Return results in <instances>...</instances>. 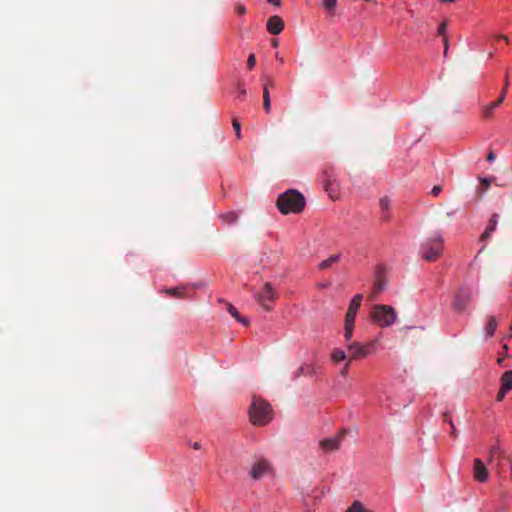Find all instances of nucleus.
I'll list each match as a JSON object with an SVG mask.
<instances>
[{"label": "nucleus", "mask_w": 512, "mask_h": 512, "mask_svg": "<svg viewBox=\"0 0 512 512\" xmlns=\"http://www.w3.org/2000/svg\"><path fill=\"white\" fill-rule=\"evenodd\" d=\"M304 196L296 190H288L277 199V207L283 214L299 213L305 207Z\"/></svg>", "instance_id": "f257e3e1"}, {"label": "nucleus", "mask_w": 512, "mask_h": 512, "mask_svg": "<svg viewBox=\"0 0 512 512\" xmlns=\"http://www.w3.org/2000/svg\"><path fill=\"white\" fill-rule=\"evenodd\" d=\"M250 421L254 425L263 426L273 418V411L269 403L260 397L254 396L249 410Z\"/></svg>", "instance_id": "f03ea898"}, {"label": "nucleus", "mask_w": 512, "mask_h": 512, "mask_svg": "<svg viewBox=\"0 0 512 512\" xmlns=\"http://www.w3.org/2000/svg\"><path fill=\"white\" fill-rule=\"evenodd\" d=\"M444 240L440 233H435L431 238L426 239L420 247V255L426 261H433L440 257L443 252Z\"/></svg>", "instance_id": "7ed1b4c3"}, {"label": "nucleus", "mask_w": 512, "mask_h": 512, "mask_svg": "<svg viewBox=\"0 0 512 512\" xmlns=\"http://www.w3.org/2000/svg\"><path fill=\"white\" fill-rule=\"evenodd\" d=\"M371 317L373 322L382 328L390 327L397 321V313L389 305H374Z\"/></svg>", "instance_id": "20e7f679"}, {"label": "nucleus", "mask_w": 512, "mask_h": 512, "mask_svg": "<svg viewBox=\"0 0 512 512\" xmlns=\"http://www.w3.org/2000/svg\"><path fill=\"white\" fill-rule=\"evenodd\" d=\"M254 298L263 309L269 311L277 298V292L271 283L265 282L254 292Z\"/></svg>", "instance_id": "39448f33"}, {"label": "nucleus", "mask_w": 512, "mask_h": 512, "mask_svg": "<svg viewBox=\"0 0 512 512\" xmlns=\"http://www.w3.org/2000/svg\"><path fill=\"white\" fill-rule=\"evenodd\" d=\"M347 349L350 353V360L366 358L374 353L372 344H364L361 342H349Z\"/></svg>", "instance_id": "423d86ee"}, {"label": "nucleus", "mask_w": 512, "mask_h": 512, "mask_svg": "<svg viewBox=\"0 0 512 512\" xmlns=\"http://www.w3.org/2000/svg\"><path fill=\"white\" fill-rule=\"evenodd\" d=\"M501 386L496 396V400L501 402L505 398L506 394L512 390V371H505L500 379Z\"/></svg>", "instance_id": "0eeeda50"}, {"label": "nucleus", "mask_w": 512, "mask_h": 512, "mask_svg": "<svg viewBox=\"0 0 512 512\" xmlns=\"http://www.w3.org/2000/svg\"><path fill=\"white\" fill-rule=\"evenodd\" d=\"M474 478L481 483L487 482L489 479V471L481 459L476 458L473 462Z\"/></svg>", "instance_id": "6e6552de"}, {"label": "nucleus", "mask_w": 512, "mask_h": 512, "mask_svg": "<svg viewBox=\"0 0 512 512\" xmlns=\"http://www.w3.org/2000/svg\"><path fill=\"white\" fill-rule=\"evenodd\" d=\"M355 313L346 312L344 318V339L346 342H350L353 337L354 326H355Z\"/></svg>", "instance_id": "1a4fd4ad"}, {"label": "nucleus", "mask_w": 512, "mask_h": 512, "mask_svg": "<svg viewBox=\"0 0 512 512\" xmlns=\"http://www.w3.org/2000/svg\"><path fill=\"white\" fill-rule=\"evenodd\" d=\"M270 470V464L265 460H260L252 466L250 474L254 479H259L269 473Z\"/></svg>", "instance_id": "9d476101"}, {"label": "nucleus", "mask_w": 512, "mask_h": 512, "mask_svg": "<svg viewBox=\"0 0 512 512\" xmlns=\"http://www.w3.org/2000/svg\"><path fill=\"white\" fill-rule=\"evenodd\" d=\"M267 30L273 34V35H278L280 34L283 29H284V22L283 20L275 15V16H271L268 21H267Z\"/></svg>", "instance_id": "9b49d317"}, {"label": "nucleus", "mask_w": 512, "mask_h": 512, "mask_svg": "<svg viewBox=\"0 0 512 512\" xmlns=\"http://www.w3.org/2000/svg\"><path fill=\"white\" fill-rule=\"evenodd\" d=\"M321 449L325 452H331L339 449L340 447V438L339 437H331L319 442Z\"/></svg>", "instance_id": "f8f14e48"}, {"label": "nucleus", "mask_w": 512, "mask_h": 512, "mask_svg": "<svg viewBox=\"0 0 512 512\" xmlns=\"http://www.w3.org/2000/svg\"><path fill=\"white\" fill-rule=\"evenodd\" d=\"M498 219H499L498 214L495 213L492 215L489 225L486 227L485 231L482 234L483 238L490 237L492 235V233L496 230L497 224H498Z\"/></svg>", "instance_id": "ddd939ff"}, {"label": "nucleus", "mask_w": 512, "mask_h": 512, "mask_svg": "<svg viewBox=\"0 0 512 512\" xmlns=\"http://www.w3.org/2000/svg\"><path fill=\"white\" fill-rule=\"evenodd\" d=\"M497 326H498L497 319L494 316H490L485 325V328H484L486 338L493 336V334L496 331Z\"/></svg>", "instance_id": "4468645a"}, {"label": "nucleus", "mask_w": 512, "mask_h": 512, "mask_svg": "<svg viewBox=\"0 0 512 512\" xmlns=\"http://www.w3.org/2000/svg\"><path fill=\"white\" fill-rule=\"evenodd\" d=\"M362 295L361 294H357L355 295L350 303H349V306H348V309H347V312H350V313H355L357 314L360 306H361V302H362Z\"/></svg>", "instance_id": "2eb2a0df"}, {"label": "nucleus", "mask_w": 512, "mask_h": 512, "mask_svg": "<svg viewBox=\"0 0 512 512\" xmlns=\"http://www.w3.org/2000/svg\"><path fill=\"white\" fill-rule=\"evenodd\" d=\"M347 357L348 356H347L345 350H343L341 348H336L331 353V359L335 363H339V362L345 361L347 359Z\"/></svg>", "instance_id": "dca6fc26"}, {"label": "nucleus", "mask_w": 512, "mask_h": 512, "mask_svg": "<svg viewBox=\"0 0 512 512\" xmlns=\"http://www.w3.org/2000/svg\"><path fill=\"white\" fill-rule=\"evenodd\" d=\"M321 5L329 15L333 16L335 14L337 0H321Z\"/></svg>", "instance_id": "f3484780"}, {"label": "nucleus", "mask_w": 512, "mask_h": 512, "mask_svg": "<svg viewBox=\"0 0 512 512\" xmlns=\"http://www.w3.org/2000/svg\"><path fill=\"white\" fill-rule=\"evenodd\" d=\"M346 512H373L368 509L362 502L354 501Z\"/></svg>", "instance_id": "a211bd4d"}, {"label": "nucleus", "mask_w": 512, "mask_h": 512, "mask_svg": "<svg viewBox=\"0 0 512 512\" xmlns=\"http://www.w3.org/2000/svg\"><path fill=\"white\" fill-rule=\"evenodd\" d=\"M228 312L232 317H234L237 321L241 322L242 324L247 325L249 323L247 319L240 316L238 310L234 306L229 305Z\"/></svg>", "instance_id": "6ab92c4d"}, {"label": "nucleus", "mask_w": 512, "mask_h": 512, "mask_svg": "<svg viewBox=\"0 0 512 512\" xmlns=\"http://www.w3.org/2000/svg\"><path fill=\"white\" fill-rule=\"evenodd\" d=\"M498 106H499V103L497 101L484 105L482 108L483 114L487 117L491 116L493 113V110Z\"/></svg>", "instance_id": "aec40b11"}, {"label": "nucleus", "mask_w": 512, "mask_h": 512, "mask_svg": "<svg viewBox=\"0 0 512 512\" xmlns=\"http://www.w3.org/2000/svg\"><path fill=\"white\" fill-rule=\"evenodd\" d=\"M379 204L383 211H389L391 208V199L388 196H383L380 198Z\"/></svg>", "instance_id": "412c9836"}, {"label": "nucleus", "mask_w": 512, "mask_h": 512, "mask_svg": "<svg viewBox=\"0 0 512 512\" xmlns=\"http://www.w3.org/2000/svg\"><path fill=\"white\" fill-rule=\"evenodd\" d=\"M165 292L171 296L180 297L182 294V289L176 287V288L167 289V290H165Z\"/></svg>", "instance_id": "4be33fe9"}, {"label": "nucleus", "mask_w": 512, "mask_h": 512, "mask_svg": "<svg viewBox=\"0 0 512 512\" xmlns=\"http://www.w3.org/2000/svg\"><path fill=\"white\" fill-rule=\"evenodd\" d=\"M233 128L235 130L236 137L238 139H240L241 138V125H240V122L237 119H235L233 121Z\"/></svg>", "instance_id": "5701e85b"}, {"label": "nucleus", "mask_w": 512, "mask_h": 512, "mask_svg": "<svg viewBox=\"0 0 512 512\" xmlns=\"http://www.w3.org/2000/svg\"><path fill=\"white\" fill-rule=\"evenodd\" d=\"M256 64V58L254 54H250L247 59V66L249 69H252Z\"/></svg>", "instance_id": "b1692460"}, {"label": "nucleus", "mask_w": 512, "mask_h": 512, "mask_svg": "<svg viewBox=\"0 0 512 512\" xmlns=\"http://www.w3.org/2000/svg\"><path fill=\"white\" fill-rule=\"evenodd\" d=\"M263 106L266 113H270L271 111V99H264Z\"/></svg>", "instance_id": "393cba45"}, {"label": "nucleus", "mask_w": 512, "mask_h": 512, "mask_svg": "<svg viewBox=\"0 0 512 512\" xmlns=\"http://www.w3.org/2000/svg\"><path fill=\"white\" fill-rule=\"evenodd\" d=\"M235 9L239 15H243L246 12V8L242 4H238Z\"/></svg>", "instance_id": "a878e982"}, {"label": "nucleus", "mask_w": 512, "mask_h": 512, "mask_svg": "<svg viewBox=\"0 0 512 512\" xmlns=\"http://www.w3.org/2000/svg\"><path fill=\"white\" fill-rule=\"evenodd\" d=\"M442 188L440 186H434L431 190V194L433 196H438L441 192Z\"/></svg>", "instance_id": "bb28decb"}, {"label": "nucleus", "mask_w": 512, "mask_h": 512, "mask_svg": "<svg viewBox=\"0 0 512 512\" xmlns=\"http://www.w3.org/2000/svg\"><path fill=\"white\" fill-rule=\"evenodd\" d=\"M264 99H271L270 98V93H269V90L266 86H264V89H263V100Z\"/></svg>", "instance_id": "cd10ccee"}, {"label": "nucleus", "mask_w": 512, "mask_h": 512, "mask_svg": "<svg viewBox=\"0 0 512 512\" xmlns=\"http://www.w3.org/2000/svg\"><path fill=\"white\" fill-rule=\"evenodd\" d=\"M495 158H496V155H495L494 152L491 151V152L488 153V155H487V161L488 162H490V163L493 162L495 160Z\"/></svg>", "instance_id": "c85d7f7f"}, {"label": "nucleus", "mask_w": 512, "mask_h": 512, "mask_svg": "<svg viewBox=\"0 0 512 512\" xmlns=\"http://www.w3.org/2000/svg\"><path fill=\"white\" fill-rule=\"evenodd\" d=\"M505 95H506V89H503L501 95H499V98L497 100V102L499 103V105L504 101L505 99Z\"/></svg>", "instance_id": "c756f323"}, {"label": "nucleus", "mask_w": 512, "mask_h": 512, "mask_svg": "<svg viewBox=\"0 0 512 512\" xmlns=\"http://www.w3.org/2000/svg\"><path fill=\"white\" fill-rule=\"evenodd\" d=\"M238 94L240 97H244L246 95V90L242 86H238Z\"/></svg>", "instance_id": "7c9ffc66"}, {"label": "nucleus", "mask_w": 512, "mask_h": 512, "mask_svg": "<svg viewBox=\"0 0 512 512\" xmlns=\"http://www.w3.org/2000/svg\"><path fill=\"white\" fill-rule=\"evenodd\" d=\"M340 256L339 255H332L328 258L329 262L332 263V262H337L339 260Z\"/></svg>", "instance_id": "2f4dec72"}, {"label": "nucleus", "mask_w": 512, "mask_h": 512, "mask_svg": "<svg viewBox=\"0 0 512 512\" xmlns=\"http://www.w3.org/2000/svg\"><path fill=\"white\" fill-rule=\"evenodd\" d=\"M267 1L274 6H277V7L281 6V0H267Z\"/></svg>", "instance_id": "473e14b6"}, {"label": "nucleus", "mask_w": 512, "mask_h": 512, "mask_svg": "<svg viewBox=\"0 0 512 512\" xmlns=\"http://www.w3.org/2000/svg\"><path fill=\"white\" fill-rule=\"evenodd\" d=\"M479 180L486 186L488 187L490 185V181L489 179L485 178V177H480Z\"/></svg>", "instance_id": "72a5a7b5"}, {"label": "nucleus", "mask_w": 512, "mask_h": 512, "mask_svg": "<svg viewBox=\"0 0 512 512\" xmlns=\"http://www.w3.org/2000/svg\"><path fill=\"white\" fill-rule=\"evenodd\" d=\"M375 286H376V289H377L378 292H380V291H382L384 289V285L381 282H377L375 284Z\"/></svg>", "instance_id": "f704fd0d"}, {"label": "nucleus", "mask_w": 512, "mask_h": 512, "mask_svg": "<svg viewBox=\"0 0 512 512\" xmlns=\"http://www.w3.org/2000/svg\"><path fill=\"white\" fill-rule=\"evenodd\" d=\"M329 264H330V262H329V260L327 259V260H324V261L320 264V267H321V268H325V267H327Z\"/></svg>", "instance_id": "c9c22d12"}, {"label": "nucleus", "mask_w": 512, "mask_h": 512, "mask_svg": "<svg viewBox=\"0 0 512 512\" xmlns=\"http://www.w3.org/2000/svg\"><path fill=\"white\" fill-rule=\"evenodd\" d=\"M234 221H235V217H234V215H230V216H228V222H229V223H232V222H234Z\"/></svg>", "instance_id": "e433bc0d"}, {"label": "nucleus", "mask_w": 512, "mask_h": 512, "mask_svg": "<svg viewBox=\"0 0 512 512\" xmlns=\"http://www.w3.org/2000/svg\"><path fill=\"white\" fill-rule=\"evenodd\" d=\"M348 365H349V362H347V363L345 364V368H344V370L342 371V374H343V375H344V374H346L347 369H348Z\"/></svg>", "instance_id": "4c0bfd02"}, {"label": "nucleus", "mask_w": 512, "mask_h": 512, "mask_svg": "<svg viewBox=\"0 0 512 512\" xmlns=\"http://www.w3.org/2000/svg\"><path fill=\"white\" fill-rule=\"evenodd\" d=\"M440 2H443V3H453L455 2L456 0H439Z\"/></svg>", "instance_id": "58836bf2"}, {"label": "nucleus", "mask_w": 512, "mask_h": 512, "mask_svg": "<svg viewBox=\"0 0 512 512\" xmlns=\"http://www.w3.org/2000/svg\"><path fill=\"white\" fill-rule=\"evenodd\" d=\"M326 190H327L328 192H330V193H331V196L333 197V195H332V192H333L332 188H330L328 185H326Z\"/></svg>", "instance_id": "ea45409f"}, {"label": "nucleus", "mask_w": 512, "mask_h": 512, "mask_svg": "<svg viewBox=\"0 0 512 512\" xmlns=\"http://www.w3.org/2000/svg\"><path fill=\"white\" fill-rule=\"evenodd\" d=\"M500 38L506 42H508V37L505 35H501Z\"/></svg>", "instance_id": "a19ab883"}, {"label": "nucleus", "mask_w": 512, "mask_h": 512, "mask_svg": "<svg viewBox=\"0 0 512 512\" xmlns=\"http://www.w3.org/2000/svg\"><path fill=\"white\" fill-rule=\"evenodd\" d=\"M450 424H451L452 432H453V433H455L456 428H455V426H454L453 422L451 421V422H450Z\"/></svg>", "instance_id": "79ce46f5"}, {"label": "nucleus", "mask_w": 512, "mask_h": 512, "mask_svg": "<svg viewBox=\"0 0 512 512\" xmlns=\"http://www.w3.org/2000/svg\"><path fill=\"white\" fill-rule=\"evenodd\" d=\"M450 424H451L452 432H453V433H455L456 428H455V426H454L453 422L451 421V422H450Z\"/></svg>", "instance_id": "37998d69"}, {"label": "nucleus", "mask_w": 512, "mask_h": 512, "mask_svg": "<svg viewBox=\"0 0 512 512\" xmlns=\"http://www.w3.org/2000/svg\"><path fill=\"white\" fill-rule=\"evenodd\" d=\"M193 448H194V449H199V448H200L199 443H197V442H196V443H194Z\"/></svg>", "instance_id": "c03bdc74"}, {"label": "nucleus", "mask_w": 512, "mask_h": 512, "mask_svg": "<svg viewBox=\"0 0 512 512\" xmlns=\"http://www.w3.org/2000/svg\"><path fill=\"white\" fill-rule=\"evenodd\" d=\"M508 83H509V82H508V77H506V80H505V87H504V89H506V90H507Z\"/></svg>", "instance_id": "a18cd8bd"}, {"label": "nucleus", "mask_w": 512, "mask_h": 512, "mask_svg": "<svg viewBox=\"0 0 512 512\" xmlns=\"http://www.w3.org/2000/svg\"><path fill=\"white\" fill-rule=\"evenodd\" d=\"M497 362H498V364H502V362H503V358H498V359H497Z\"/></svg>", "instance_id": "49530a36"}, {"label": "nucleus", "mask_w": 512, "mask_h": 512, "mask_svg": "<svg viewBox=\"0 0 512 512\" xmlns=\"http://www.w3.org/2000/svg\"><path fill=\"white\" fill-rule=\"evenodd\" d=\"M503 348H504V351L508 350V346L507 345H504Z\"/></svg>", "instance_id": "de8ad7c7"}]
</instances>
